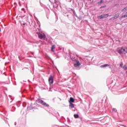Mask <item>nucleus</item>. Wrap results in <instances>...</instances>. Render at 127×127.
Masks as SVG:
<instances>
[{
    "label": "nucleus",
    "instance_id": "58836bf2",
    "mask_svg": "<svg viewBox=\"0 0 127 127\" xmlns=\"http://www.w3.org/2000/svg\"><path fill=\"white\" fill-rule=\"evenodd\" d=\"M1 30V29L0 28V32Z\"/></svg>",
    "mask_w": 127,
    "mask_h": 127
},
{
    "label": "nucleus",
    "instance_id": "a211bd4d",
    "mask_svg": "<svg viewBox=\"0 0 127 127\" xmlns=\"http://www.w3.org/2000/svg\"><path fill=\"white\" fill-rule=\"evenodd\" d=\"M73 116L75 119H78L79 118V115L78 114H74Z\"/></svg>",
    "mask_w": 127,
    "mask_h": 127
},
{
    "label": "nucleus",
    "instance_id": "ddd939ff",
    "mask_svg": "<svg viewBox=\"0 0 127 127\" xmlns=\"http://www.w3.org/2000/svg\"><path fill=\"white\" fill-rule=\"evenodd\" d=\"M69 108H71V109H74V108L75 107V104H74L73 103H69Z\"/></svg>",
    "mask_w": 127,
    "mask_h": 127
},
{
    "label": "nucleus",
    "instance_id": "6e6552de",
    "mask_svg": "<svg viewBox=\"0 0 127 127\" xmlns=\"http://www.w3.org/2000/svg\"><path fill=\"white\" fill-rule=\"evenodd\" d=\"M69 104H73V103H75V99L74 98L71 97L68 100Z\"/></svg>",
    "mask_w": 127,
    "mask_h": 127
},
{
    "label": "nucleus",
    "instance_id": "cd10ccee",
    "mask_svg": "<svg viewBox=\"0 0 127 127\" xmlns=\"http://www.w3.org/2000/svg\"><path fill=\"white\" fill-rule=\"evenodd\" d=\"M22 106L23 108H25V107H26V104H25V103H23Z\"/></svg>",
    "mask_w": 127,
    "mask_h": 127
},
{
    "label": "nucleus",
    "instance_id": "e433bc0d",
    "mask_svg": "<svg viewBox=\"0 0 127 127\" xmlns=\"http://www.w3.org/2000/svg\"><path fill=\"white\" fill-rule=\"evenodd\" d=\"M24 10V8H22V10Z\"/></svg>",
    "mask_w": 127,
    "mask_h": 127
},
{
    "label": "nucleus",
    "instance_id": "4be33fe9",
    "mask_svg": "<svg viewBox=\"0 0 127 127\" xmlns=\"http://www.w3.org/2000/svg\"><path fill=\"white\" fill-rule=\"evenodd\" d=\"M127 7L126 6L122 10V11L124 12L127 11Z\"/></svg>",
    "mask_w": 127,
    "mask_h": 127
},
{
    "label": "nucleus",
    "instance_id": "20e7f679",
    "mask_svg": "<svg viewBox=\"0 0 127 127\" xmlns=\"http://www.w3.org/2000/svg\"><path fill=\"white\" fill-rule=\"evenodd\" d=\"M73 65L75 67V68H79L81 65V63L79 62V60H76L73 62Z\"/></svg>",
    "mask_w": 127,
    "mask_h": 127
},
{
    "label": "nucleus",
    "instance_id": "c85d7f7f",
    "mask_svg": "<svg viewBox=\"0 0 127 127\" xmlns=\"http://www.w3.org/2000/svg\"><path fill=\"white\" fill-rule=\"evenodd\" d=\"M78 19H80V20L82 19V17H77Z\"/></svg>",
    "mask_w": 127,
    "mask_h": 127
},
{
    "label": "nucleus",
    "instance_id": "7c9ffc66",
    "mask_svg": "<svg viewBox=\"0 0 127 127\" xmlns=\"http://www.w3.org/2000/svg\"><path fill=\"white\" fill-rule=\"evenodd\" d=\"M11 100H12V101H11L10 102V103H12V101L13 100V98L11 97Z\"/></svg>",
    "mask_w": 127,
    "mask_h": 127
},
{
    "label": "nucleus",
    "instance_id": "aec40b11",
    "mask_svg": "<svg viewBox=\"0 0 127 127\" xmlns=\"http://www.w3.org/2000/svg\"><path fill=\"white\" fill-rule=\"evenodd\" d=\"M16 109V108L14 107H12V108L11 109V112H14V111H15V110Z\"/></svg>",
    "mask_w": 127,
    "mask_h": 127
},
{
    "label": "nucleus",
    "instance_id": "0eeeda50",
    "mask_svg": "<svg viewBox=\"0 0 127 127\" xmlns=\"http://www.w3.org/2000/svg\"><path fill=\"white\" fill-rule=\"evenodd\" d=\"M118 53L122 55V54H124V51L123 50V48H119L117 50Z\"/></svg>",
    "mask_w": 127,
    "mask_h": 127
},
{
    "label": "nucleus",
    "instance_id": "72a5a7b5",
    "mask_svg": "<svg viewBox=\"0 0 127 127\" xmlns=\"http://www.w3.org/2000/svg\"><path fill=\"white\" fill-rule=\"evenodd\" d=\"M54 2H55V3H56V2H57V1H56V0H54Z\"/></svg>",
    "mask_w": 127,
    "mask_h": 127
},
{
    "label": "nucleus",
    "instance_id": "1a4fd4ad",
    "mask_svg": "<svg viewBox=\"0 0 127 127\" xmlns=\"http://www.w3.org/2000/svg\"><path fill=\"white\" fill-rule=\"evenodd\" d=\"M70 9L72 11L74 16H75V17H78V15H77V14L76 13V11H75V9L73 8H70Z\"/></svg>",
    "mask_w": 127,
    "mask_h": 127
},
{
    "label": "nucleus",
    "instance_id": "c9c22d12",
    "mask_svg": "<svg viewBox=\"0 0 127 127\" xmlns=\"http://www.w3.org/2000/svg\"><path fill=\"white\" fill-rule=\"evenodd\" d=\"M14 126H16V122H15Z\"/></svg>",
    "mask_w": 127,
    "mask_h": 127
},
{
    "label": "nucleus",
    "instance_id": "4468645a",
    "mask_svg": "<svg viewBox=\"0 0 127 127\" xmlns=\"http://www.w3.org/2000/svg\"><path fill=\"white\" fill-rule=\"evenodd\" d=\"M108 66H110L108 64H104L103 65H101L100 66L101 68H106V67H108Z\"/></svg>",
    "mask_w": 127,
    "mask_h": 127
},
{
    "label": "nucleus",
    "instance_id": "f03ea898",
    "mask_svg": "<svg viewBox=\"0 0 127 127\" xmlns=\"http://www.w3.org/2000/svg\"><path fill=\"white\" fill-rule=\"evenodd\" d=\"M38 36L40 39H44V40H45L46 41L48 40V39L46 38V35L44 33H38Z\"/></svg>",
    "mask_w": 127,
    "mask_h": 127
},
{
    "label": "nucleus",
    "instance_id": "c03bdc74",
    "mask_svg": "<svg viewBox=\"0 0 127 127\" xmlns=\"http://www.w3.org/2000/svg\"><path fill=\"white\" fill-rule=\"evenodd\" d=\"M6 90H7V88H6Z\"/></svg>",
    "mask_w": 127,
    "mask_h": 127
},
{
    "label": "nucleus",
    "instance_id": "a18cd8bd",
    "mask_svg": "<svg viewBox=\"0 0 127 127\" xmlns=\"http://www.w3.org/2000/svg\"><path fill=\"white\" fill-rule=\"evenodd\" d=\"M4 43H5V42H4L3 44H4Z\"/></svg>",
    "mask_w": 127,
    "mask_h": 127
},
{
    "label": "nucleus",
    "instance_id": "9d476101",
    "mask_svg": "<svg viewBox=\"0 0 127 127\" xmlns=\"http://www.w3.org/2000/svg\"><path fill=\"white\" fill-rule=\"evenodd\" d=\"M70 58H71L72 61H73V62L76 61V60H77L76 59V56H75V55H73L72 56H71Z\"/></svg>",
    "mask_w": 127,
    "mask_h": 127
},
{
    "label": "nucleus",
    "instance_id": "f257e3e1",
    "mask_svg": "<svg viewBox=\"0 0 127 127\" xmlns=\"http://www.w3.org/2000/svg\"><path fill=\"white\" fill-rule=\"evenodd\" d=\"M36 101L39 104L42 105L44 108H47V109H50V105H49V104H47L46 102H44V101L42 100V99H38Z\"/></svg>",
    "mask_w": 127,
    "mask_h": 127
},
{
    "label": "nucleus",
    "instance_id": "a19ab883",
    "mask_svg": "<svg viewBox=\"0 0 127 127\" xmlns=\"http://www.w3.org/2000/svg\"><path fill=\"white\" fill-rule=\"evenodd\" d=\"M15 85H16V83H15Z\"/></svg>",
    "mask_w": 127,
    "mask_h": 127
},
{
    "label": "nucleus",
    "instance_id": "79ce46f5",
    "mask_svg": "<svg viewBox=\"0 0 127 127\" xmlns=\"http://www.w3.org/2000/svg\"><path fill=\"white\" fill-rule=\"evenodd\" d=\"M49 1H51L50 0H49Z\"/></svg>",
    "mask_w": 127,
    "mask_h": 127
},
{
    "label": "nucleus",
    "instance_id": "393cba45",
    "mask_svg": "<svg viewBox=\"0 0 127 127\" xmlns=\"http://www.w3.org/2000/svg\"><path fill=\"white\" fill-rule=\"evenodd\" d=\"M65 0L67 2H71V1H72V2H74V0Z\"/></svg>",
    "mask_w": 127,
    "mask_h": 127
},
{
    "label": "nucleus",
    "instance_id": "c756f323",
    "mask_svg": "<svg viewBox=\"0 0 127 127\" xmlns=\"http://www.w3.org/2000/svg\"><path fill=\"white\" fill-rule=\"evenodd\" d=\"M33 108H34L33 110H38V108H37L36 107H33Z\"/></svg>",
    "mask_w": 127,
    "mask_h": 127
},
{
    "label": "nucleus",
    "instance_id": "bb28decb",
    "mask_svg": "<svg viewBox=\"0 0 127 127\" xmlns=\"http://www.w3.org/2000/svg\"><path fill=\"white\" fill-rule=\"evenodd\" d=\"M123 65H124V64H123V62H121L120 64V67H121V68H122Z\"/></svg>",
    "mask_w": 127,
    "mask_h": 127
},
{
    "label": "nucleus",
    "instance_id": "7ed1b4c3",
    "mask_svg": "<svg viewBox=\"0 0 127 127\" xmlns=\"http://www.w3.org/2000/svg\"><path fill=\"white\" fill-rule=\"evenodd\" d=\"M48 81H49V85L50 86L51 85H52L53 83H54V77L52 75H50V77H49V79H48Z\"/></svg>",
    "mask_w": 127,
    "mask_h": 127
},
{
    "label": "nucleus",
    "instance_id": "2eb2a0df",
    "mask_svg": "<svg viewBox=\"0 0 127 127\" xmlns=\"http://www.w3.org/2000/svg\"><path fill=\"white\" fill-rule=\"evenodd\" d=\"M127 17V14H125V15H122V16L119 18V19L121 20V19H123V18H126Z\"/></svg>",
    "mask_w": 127,
    "mask_h": 127
},
{
    "label": "nucleus",
    "instance_id": "f704fd0d",
    "mask_svg": "<svg viewBox=\"0 0 127 127\" xmlns=\"http://www.w3.org/2000/svg\"><path fill=\"white\" fill-rule=\"evenodd\" d=\"M25 24H26V23H23V25H25Z\"/></svg>",
    "mask_w": 127,
    "mask_h": 127
},
{
    "label": "nucleus",
    "instance_id": "6ab92c4d",
    "mask_svg": "<svg viewBox=\"0 0 127 127\" xmlns=\"http://www.w3.org/2000/svg\"><path fill=\"white\" fill-rule=\"evenodd\" d=\"M55 49V45H53L51 47V51L54 52V49Z\"/></svg>",
    "mask_w": 127,
    "mask_h": 127
},
{
    "label": "nucleus",
    "instance_id": "9b49d317",
    "mask_svg": "<svg viewBox=\"0 0 127 127\" xmlns=\"http://www.w3.org/2000/svg\"><path fill=\"white\" fill-rule=\"evenodd\" d=\"M53 35H56L58 34V30L55 29L53 32H52Z\"/></svg>",
    "mask_w": 127,
    "mask_h": 127
},
{
    "label": "nucleus",
    "instance_id": "2f4dec72",
    "mask_svg": "<svg viewBox=\"0 0 127 127\" xmlns=\"http://www.w3.org/2000/svg\"><path fill=\"white\" fill-rule=\"evenodd\" d=\"M126 53H127V48H125Z\"/></svg>",
    "mask_w": 127,
    "mask_h": 127
},
{
    "label": "nucleus",
    "instance_id": "b1692460",
    "mask_svg": "<svg viewBox=\"0 0 127 127\" xmlns=\"http://www.w3.org/2000/svg\"><path fill=\"white\" fill-rule=\"evenodd\" d=\"M112 111L114 112V113H117V112H118V110L116 108H113L112 109Z\"/></svg>",
    "mask_w": 127,
    "mask_h": 127
},
{
    "label": "nucleus",
    "instance_id": "a878e982",
    "mask_svg": "<svg viewBox=\"0 0 127 127\" xmlns=\"http://www.w3.org/2000/svg\"><path fill=\"white\" fill-rule=\"evenodd\" d=\"M123 50L124 54H126L127 53H126V48L123 49Z\"/></svg>",
    "mask_w": 127,
    "mask_h": 127
},
{
    "label": "nucleus",
    "instance_id": "ea45409f",
    "mask_svg": "<svg viewBox=\"0 0 127 127\" xmlns=\"http://www.w3.org/2000/svg\"><path fill=\"white\" fill-rule=\"evenodd\" d=\"M1 47V45H0V48Z\"/></svg>",
    "mask_w": 127,
    "mask_h": 127
},
{
    "label": "nucleus",
    "instance_id": "dca6fc26",
    "mask_svg": "<svg viewBox=\"0 0 127 127\" xmlns=\"http://www.w3.org/2000/svg\"><path fill=\"white\" fill-rule=\"evenodd\" d=\"M34 108L32 106H28L27 107V109L28 111H31V110H33Z\"/></svg>",
    "mask_w": 127,
    "mask_h": 127
},
{
    "label": "nucleus",
    "instance_id": "37998d69",
    "mask_svg": "<svg viewBox=\"0 0 127 127\" xmlns=\"http://www.w3.org/2000/svg\"><path fill=\"white\" fill-rule=\"evenodd\" d=\"M28 81H29V79H28Z\"/></svg>",
    "mask_w": 127,
    "mask_h": 127
},
{
    "label": "nucleus",
    "instance_id": "4c0bfd02",
    "mask_svg": "<svg viewBox=\"0 0 127 127\" xmlns=\"http://www.w3.org/2000/svg\"><path fill=\"white\" fill-rule=\"evenodd\" d=\"M32 55H34V53H32Z\"/></svg>",
    "mask_w": 127,
    "mask_h": 127
},
{
    "label": "nucleus",
    "instance_id": "39448f33",
    "mask_svg": "<svg viewBox=\"0 0 127 127\" xmlns=\"http://www.w3.org/2000/svg\"><path fill=\"white\" fill-rule=\"evenodd\" d=\"M109 17V14H103L98 17V19H104Z\"/></svg>",
    "mask_w": 127,
    "mask_h": 127
},
{
    "label": "nucleus",
    "instance_id": "5701e85b",
    "mask_svg": "<svg viewBox=\"0 0 127 127\" xmlns=\"http://www.w3.org/2000/svg\"><path fill=\"white\" fill-rule=\"evenodd\" d=\"M103 2H104V1L103 0H100V1L98 2V3L99 5H100V4H102V3H103Z\"/></svg>",
    "mask_w": 127,
    "mask_h": 127
},
{
    "label": "nucleus",
    "instance_id": "473e14b6",
    "mask_svg": "<svg viewBox=\"0 0 127 127\" xmlns=\"http://www.w3.org/2000/svg\"><path fill=\"white\" fill-rule=\"evenodd\" d=\"M67 119L68 120V122H70V119H69L68 117H67Z\"/></svg>",
    "mask_w": 127,
    "mask_h": 127
},
{
    "label": "nucleus",
    "instance_id": "f8f14e48",
    "mask_svg": "<svg viewBox=\"0 0 127 127\" xmlns=\"http://www.w3.org/2000/svg\"><path fill=\"white\" fill-rule=\"evenodd\" d=\"M64 16H67V18L69 20H71V17H69V14H68V13L66 12V13H64Z\"/></svg>",
    "mask_w": 127,
    "mask_h": 127
},
{
    "label": "nucleus",
    "instance_id": "423d86ee",
    "mask_svg": "<svg viewBox=\"0 0 127 127\" xmlns=\"http://www.w3.org/2000/svg\"><path fill=\"white\" fill-rule=\"evenodd\" d=\"M120 16V13H118L114 15V17L110 19V20H114V19H117Z\"/></svg>",
    "mask_w": 127,
    "mask_h": 127
},
{
    "label": "nucleus",
    "instance_id": "412c9836",
    "mask_svg": "<svg viewBox=\"0 0 127 127\" xmlns=\"http://www.w3.org/2000/svg\"><path fill=\"white\" fill-rule=\"evenodd\" d=\"M36 18V20L37 21V23L38 24V25H40V22H39V21L38 20V19H37V18H36V17H35Z\"/></svg>",
    "mask_w": 127,
    "mask_h": 127
},
{
    "label": "nucleus",
    "instance_id": "f3484780",
    "mask_svg": "<svg viewBox=\"0 0 127 127\" xmlns=\"http://www.w3.org/2000/svg\"><path fill=\"white\" fill-rule=\"evenodd\" d=\"M105 7H107V5H104L103 6H100L99 9H100V10H103V8H105Z\"/></svg>",
    "mask_w": 127,
    "mask_h": 127
}]
</instances>
